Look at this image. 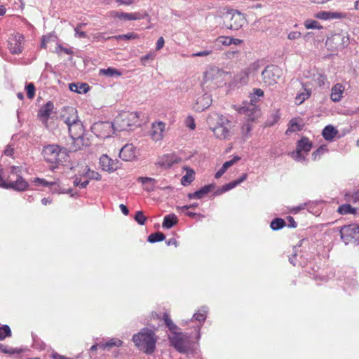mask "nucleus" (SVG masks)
I'll use <instances>...</instances> for the list:
<instances>
[{"mask_svg":"<svg viewBox=\"0 0 359 359\" xmlns=\"http://www.w3.org/2000/svg\"><path fill=\"white\" fill-rule=\"evenodd\" d=\"M135 346L146 354H152L156 349L157 337L154 332L148 328L142 329L133 337Z\"/></svg>","mask_w":359,"mask_h":359,"instance_id":"f257e3e1","label":"nucleus"},{"mask_svg":"<svg viewBox=\"0 0 359 359\" xmlns=\"http://www.w3.org/2000/svg\"><path fill=\"white\" fill-rule=\"evenodd\" d=\"M42 155L44 159L51 163L62 164L69 158V150L57 144H49L43 147Z\"/></svg>","mask_w":359,"mask_h":359,"instance_id":"f03ea898","label":"nucleus"},{"mask_svg":"<svg viewBox=\"0 0 359 359\" xmlns=\"http://www.w3.org/2000/svg\"><path fill=\"white\" fill-rule=\"evenodd\" d=\"M139 112L125 111L119 114L114 120V125L116 131L131 130L133 126L141 125Z\"/></svg>","mask_w":359,"mask_h":359,"instance_id":"7ed1b4c3","label":"nucleus"},{"mask_svg":"<svg viewBox=\"0 0 359 359\" xmlns=\"http://www.w3.org/2000/svg\"><path fill=\"white\" fill-rule=\"evenodd\" d=\"M222 18L225 27L232 30H238L245 22L244 15L237 10H227L223 13Z\"/></svg>","mask_w":359,"mask_h":359,"instance_id":"20e7f679","label":"nucleus"},{"mask_svg":"<svg viewBox=\"0 0 359 359\" xmlns=\"http://www.w3.org/2000/svg\"><path fill=\"white\" fill-rule=\"evenodd\" d=\"M257 97L251 95L250 96V101L243 102L242 106L238 107L236 110L239 114L248 116L249 121H255L261 114L260 109L257 106Z\"/></svg>","mask_w":359,"mask_h":359,"instance_id":"39448f33","label":"nucleus"},{"mask_svg":"<svg viewBox=\"0 0 359 359\" xmlns=\"http://www.w3.org/2000/svg\"><path fill=\"white\" fill-rule=\"evenodd\" d=\"M282 75V69L276 65H268L262 72L264 86H273Z\"/></svg>","mask_w":359,"mask_h":359,"instance_id":"423d86ee","label":"nucleus"},{"mask_svg":"<svg viewBox=\"0 0 359 359\" xmlns=\"http://www.w3.org/2000/svg\"><path fill=\"white\" fill-rule=\"evenodd\" d=\"M91 131L97 137L105 139L111 137L116 131L114 122L110 121H98L94 123L91 128Z\"/></svg>","mask_w":359,"mask_h":359,"instance_id":"0eeeda50","label":"nucleus"},{"mask_svg":"<svg viewBox=\"0 0 359 359\" xmlns=\"http://www.w3.org/2000/svg\"><path fill=\"white\" fill-rule=\"evenodd\" d=\"M171 345L180 353H187L189 348V337L184 333L174 332L172 337H170Z\"/></svg>","mask_w":359,"mask_h":359,"instance_id":"6e6552de","label":"nucleus"},{"mask_svg":"<svg viewBox=\"0 0 359 359\" xmlns=\"http://www.w3.org/2000/svg\"><path fill=\"white\" fill-rule=\"evenodd\" d=\"M359 232V225L351 224L342 226L340 229L341 239L347 245L353 240L356 242Z\"/></svg>","mask_w":359,"mask_h":359,"instance_id":"1a4fd4ad","label":"nucleus"},{"mask_svg":"<svg viewBox=\"0 0 359 359\" xmlns=\"http://www.w3.org/2000/svg\"><path fill=\"white\" fill-rule=\"evenodd\" d=\"M228 126H229V121L223 116H220L217 126L212 128V132L217 138L225 140L231 137V132Z\"/></svg>","mask_w":359,"mask_h":359,"instance_id":"9d476101","label":"nucleus"},{"mask_svg":"<svg viewBox=\"0 0 359 359\" xmlns=\"http://www.w3.org/2000/svg\"><path fill=\"white\" fill-rule=\"evenodd\" d=\"M28 186V182L20 175H18L15 180L3 182L0 184V187L4 189H11L18 191H23L26 190Z\"/></svg>","mask_w":359,"mask_h":359,"instance_id":"9b49d317","label":"nucleus"},{"mask_svg":"<svg viewBox=\"0 0 359 359\" xmlns=\"http://www.w3.org/2000/svg\"><path fill=\"white\" fill-rule=\"evenodd\" d=\"M312 148V142L308 137H303L297 143V148L295 153H293V157L296 161L305 160V157L302 155V152L308 153Z\"/></svg>","mask_w":359,"mask_h":359,"instance_id":"f8f14e48","label":"nucleus"},{"mask_svg":"<svg viewBox=\"0 0 359 359\" xmlns=\"http://www.w3.org/2000/svg\"><path fill=\"white\" fill-rule=\"evenodd\" d=\"M23 39V36L19 34H16L9 38L8 41V48L12 54H19L22 53L23 49L22 42Z\"/></svg>","mask_w":359,"mask_h":359,"instance_id":"ddd939ff","label":"nucleus"},{"mask_svg":"<svg viewBox=\"0 0 359 359\" xmlns=\"http://www.w3.org/2000/svg\"><path fill=\"white\" fill-rule=\"evenodd\" d=\"M72 143L67 150H69V154L70 152H76L78 150L82 149L84 147H88L90 144V140L88 138L84 137L83 135L81 137H72Z\"/></svg>","mask_w":359,"mask_h":359,"instance_id":"4468645a","label":"nucleus"},{"mask_svg":"<svg viewBox=\"0 0 359 359\" xmlns=\"http://www.w3.org/2000/svg\"><path fill=\"white\" fill-rule=\"evenodd\" d=\"M67 121L69 123V120H67ZM70 122L72 124L67 125L70 137H81L84 135V128L80 120L75 122V121L72 119V121L70 120Z\"/></svg>","mask_w":359,"mask_h":359,"instance_id":"2eb2a0df","label":"nucleus"},{"mask_svg":"<svg viewBox=\"0 0 359 359\" xmlns=\"http://www.w3.org/2000/svg\"><path fill=\"white\" fill-rule=\"evenodd\" d=\"M100 165L103 170L109 172H114L118 168L117 163L105 154L102 155L100 158Z\"/></svg>","mask_w":359,"mask_h":359,"instance_id":"dca6fc26","label":"nucleus"},{"mask_svg":"<svg viewBox=\"0 0 359 359\" xmlns=\"http://www.w3.org/2000/svg\"><path fill=\"white\" fill-rule=\"evenodd\" d=\"M211 104L212 98L210 95L205 93L197 98L194 109L197 111H202L208 108Z\"/></svg>","mask_w":359,"mask_h":359,"instance_id":"f3484780","label":"nucleus"},{"mask_svg":"<svg viewBox=\"0 0 359 359\" xmlns=\"http://www.w3.org/2000/svg\"><path fill=\"white\" fill-rule=\"evenodd\" d=\"M119 157L125 161H130L135 157V148L133 144H126L119 152Z\"/></svg>","mask_w":359,"mask_h":359,"instance_id":"a211bd4d","label":"nucleus"},{"mask_svg":"<svg viewBox=\"0 0 359 359\" xmlns=\"http://www.w3.org/2000/svg\"><path fill=\"white\" fill-rule=\"evenodd\" d=\"M248 177V175L246 173H244L242 175L241 177H239L238 180L232 181L228 184H226L223 185L222 187L219 188L215 192V195H220L224 192H226L233 188L236 187L243 182H244Z\"/></svg>","mask_w":359,"mask_h":359,"instance_id":"6ab92c4d","label":"nucleus"},{"mask_svg":"<svg viewBox=\"0 0 359 359\" xmlns=\"http://www.w3.org/2000/svg\"><path fill=\"white\" fill-rule=\"evenodd\" d=\"M61 118L64 121V122L67 125L72 124L67 121V120H74L75 122L79 121V116L77 115V110L72 107H67L64 108L63 113L61 116Z\"/></svg>","mask_w":359,"mask_h":359,"instance_id":"aec40b11","label":"nucleus"},{"mask_svg":"<svg viewBox=\"0 0 359 359\" xmlns=\"http://www.w3.org/2000/svg\"><path fill=\"white\" fill-rule=\"evenodd\" d=\"M114 16L120 20H135L143 19L147 16L146 13H123V12H114Z\"/></svg>","mask_w":359,"mask_h":359,"instance_id":"412c9836","label":"nucleus"},{"mask_svg":"<svg viewBox=\"0 0 359 359\" xmlns=\"http://www.w3.org/2000/svg\"><path fill=\"white\" fill-rule=\"evenodd\" d=\"M215 187V185L214 184L205 185L194 193H189L187 196L189 199L202 198L206 194H208L209 192L212 191L214 189Z\"/></svg>","mask_w":359,"mask_h":359,"instance_id":"4be33fe9","label":"nucleus"},{"mask_svg":"<svg viewBox=\"0 0 359 359\" xmlns=\"http://www.w3.org/2000/svg\"><path fill=\"white\" fill-rule=\"evenodd\" d=\"M165 127V124L163 122L153 123L151 135L154 140L158 141L163 138Z\"/></svg>","mask_w":359,"mask_h":359,"instance_id":"5701e85b","label":"nucleus"},{"mask_svg":"<svg viewBox=\"0 0 359 359\" xmlns=\"http://www.w3.org/2000/svg\"><path fill=\"white\" fill-rule=\"evenodd\" d=\"M344 90V87L340 84L337 83L335 84L331 90V95L330 98L331 100L334 102H339L342 97V94Z\"/></svg>","mask_w":359,"mask_h":359,"instance_id":"b1692460","label":"nucleus"},{"mask_svg":"<svg viewBox=\"0 0 359 359\" xmlns=\"http://www.w3.org/2000/svg\"><path fill=\"white\" fill-rule=\"evenodd\" d=\"M338 130L332 125H328L323 130L322 135L325 140L332 141L337 135Z\"/></svg>","mask_w":359,"mask_h":359,"instance_id":"393cba45","label":"nucleus"},{"mask_svg":"<svg viewBox=\"0 0 359 359\" xmlns=\"http://www.w3.org/2000/svg\"><path fill=\"white\" fill-rule=\"evenodd\" d=\"M53 109V104L49 101L44 104L39 111L38 116L41 118H44L45 121H47L50 117V114Z\"/></svg>","mask_w":359,"mask_h":359,"instance_id":"a878e982","label":"nucleus"},{"mask_svg":"<svg viewBox=\"0 0 359 359\" xmlns=\"http://www.w3.org/2000/svg\"><path fill=\"white\" fill-rule=\"evenodd\" d=\"M178 222L177 217L175 214H169L164 217L162 226L164 229H171Z\"/></svg>","mask_w":359,"mask_h":359,"instance_id":"bb28decb","label":"nucleus"},{"mask_svg":"<svg viewBox=\"0 0 359 359\" xmlns=\"http://www.w3.org/2000/svg\"><path fill=\"white\" fill-rule=\"evenodd\" d=\"M69 88L71 91L81 94L87 93L89 90V86L87 83H72L69 84Z\"/></svg>","mask_w":359,"mask_h":359,"instance_id":"cd10ccee","label":"nucleus"},{"mask_svg":"<svg viewBox=\"0 0 359 359\" xmlns=\"http://www.w3.org/2000/svg\"><path fill=\"white\" fill-rule=\"evenodd\" d=\"M99 74L107 77H117L120 76L121 73L119 70L115 68L109 67L107 69H100Z\"/></svg>","mask_w":359,"mask_h":359,"instance_id":"c85d7f7f","label":"nucleus"},{"mask_svg":"<svg viewBox=\"0 0 359 359\" xmlns=\"http://www.w3.org/2000/svg\"><path fill=\"white\" fill-rule=\"evenodd\" d=\"M138 182H140L142 184L147 185L148 184H151V187H146L144 189L147 191H153L155 189L154 184L156 182V180L151 177H140L138 178Z\"/></svg>","mask_w":359,"mask_h":359,"instance_id":"c756f323","label":"nucleus"},{"mask_svg":"<svg viewBox=\"0 0 359 359\" xmlns=\"http://www.w3.org/2000/svg\"><path fill=\"white\" fill-rule=\"evenodd\" d=\"M286 225L285 221L282 218H275L273 219L271 224L270 227L273 231H278L283 229Z\"/></svg>","mask_w":359,"mask_h":359,"instance_id":"7c9ffc66","label":"nucleus"},{"mask_svg":"<svg viewBox=\"0 0 359 359\" xmlns=\"http://www.w3.org/2000/svg\"><path fill=\"white\" fill-rule=\"evenodd\" d=\"M245 121L246 123H244L241 128V133L243 135V137L246 139L249 137V133L251 132L252 129V125L251 122H253L254 121H249L248 119V116H245Z\"/></svg>","mask_w":359,"mask_h":359,"instance_id":"2f4dec72","label":"nucleus"},{"mask_svg":"<svg viewBox=\"0 0 359 359\" xmlns=\"http://www.w3.org/2000/svg\"><path fill=\"white\" fill-rule=\"evenodd\" d=\"M172 158L170 155H164L158 161V164L163 168H168L172 166L173 164Z\"/></svg>","mask_w":359,"mask_h":359,"instance_id":"473e14b6","label":"nucleus"},{"mask_svg":"<svg viewBox=\"0 0 359 359\" xmlns=\"http://www.w3.org/2000/svg\"><path fill=\"white\" fill-rule=\"evenodd\" d=\"M194 180V172L193 170L190 169L187 171V173L184 176L182 177L181 180V183L184 186L189 185L193 180Z\"/></svg>","mask_w":359,"mask_h":359,"instance_id":"72a5a7b5","label":"nucleus"},{"mask_svg":"<svg viewBox=\"0 0 359 359\" xmlns=\"http://www.w3.org/2000/svg\"><path fill=\"white\" fill-rule=\"evenodd\" d=\"M165 238V236L164 233H163L162 232L158 231V232L150 234L148 236L147 241H148V242H149L151 243H154L156 242L162 241Z\"/></svg>","mask_w":359,"mask_h":359,"instance_id":"f704fd0d","label":"nucleus"},{"mask_svg":"<svg viewBox=\"0 0 359 359\" xmlns=\"http://www.w3.org/2000/svg\"><path fill=\"white\" fill-rule=\"evenodd\" d=\"M123 344V341L118 339H111L109 341L105 344H102L100 345V348H111L113 346H121Z\"/></svg>","mask_w":359,"mask_h":359,"instance_id":"c9c22d12","label":"nucleus"},{"mask_svg":"<svg viewBox=\"0 0 359 359\" xmlns=\"http://www.w3.org/2000/svg\"><path fill=\"white\" fill-rule=\"evenodd\" d=\"M138 38V35L136 33L130 32L126 34H121L118 36H109L108 39H115L116 40H133Z\"/></svg>","mask_w":359,"mask_h":359,"instance_id":"e433bc0d","label":"nucleus"},{"mask_svg":"<svg viewBox=\"0 0 359 359\" xmlns=\"http://www.w3.org/2000/svg\"><path fill=\"white\" fill-rule=\"evenodd\" d=\"M12 334L10 327L4 325L0 327V341L5 339L6 337H11Z\"/></svg>","mask_w":359,"mask_h":359,"instance_id":"4c0bfd02","label":"nucleus"},{"mask_svg":"<svg viewBox=\"0 0 359 359\" xmlns=\"http://www.w3.org/2000/svg\"><path fill=\"white\" fill-rule=\"evenodd\" d=\"M355 209L352 208L349 204H344L339 207L338 212L342 215L354 213Z\"/></svg>","mask_w":359,"mask_h":359,"instance_id":"58836bf2","label":"nucleus"},{"mask_svg":"<svg viewBox=\"0 0 359 359\" xmlns=\"http://www.w3.org/2000/svg\"><path fill=\"white\" fill-rule=\"evenodd\" d=\"M304 26L306 29H320L323 28V27L320 25V23L313 20H306L304 22Z\"/></svg>","mask_w":359,"mask_h":359,"instance_id":"ea45409f","label":"nucleus"},{"mask_svg":"<svg viewBox=\"0 0 359 359\" xmlns=\"http://www.w3.org/2000/svg\"><path fill=\"white\" fill-rule=\"evenodd\" d=\"M223 72L217 67H212L205 72V77L207 80L212 79L216 74H222Z\"/></svg>","mask_w":359,"mask_h":359,"instance_id":"a19ab883","label":"nucleus"},{"mask_svg":"<svg viewBox=\"0 0 359 359\" xmlns=\"http://www.w3.org/2000/svg\"><path fill=\"white\" fill-rule=\"evenodd\" d=\"M27 96L29 99L34 98L35 95V86L33 83H27L25 86Z\"/></svg>","mask_w":359,"mask_h":359,"instance_id":"79ce46f5","label":"nucleus"},{"mask_svg":"<svg viewBox=\"0 0 359 359\" xmlns=\"http://www.w3.org/2000/svg\"><path fill=\"white\" fill-rule=\"evenodd\" d=\"M231 37L229 36H219L217 39L215 44L219 46L220 44L224 46L231 45Z\"/></svg>","mask_w":359,"mask_h":359,"instance_id":"37998d69","label":"nucleus"},{"mask_svg":"<svg viewBox=\"0 0 359 359\" xmlns=\"http://www.w3.org/2000/svg\"><path fill=\"white\" fill-rule=\"evenodd\" d=\"M259 65L257 62L252 63L247 69H244L250 76H253L259 70Z\"/></svg>","mask_w":359,"mask_h":359,"instance_id":"c03bdc74","label":"nucleus"},{"mask_svg":"<svg viewBox=\"0 0 359 359\" xmlns=\"http://www.w3.org/2000/svg\"><path fill=\"white\" fill-rule=\"evenodd\" d=\"M134 219L140 225H144L147 219L142 211L136 212Z\"/></svg>","mask_w":359,"mask_h":359,"instance_id":"a18cd8bd","label":"nucleus"},{"mask_svg":"<svg viewBox=\"0 0 359 359\" xmlns=\"http://www.w3.org/2000/svg\"><path fill=\"white\" fill-rule=\"evenodd\" d=\"M163 320L166 326L169 328L170 330L172 331L177 329V326L172 323V320L170 318L169 314L165 313L163 314Z\"/></svg>","mask_w":359,"mask_h":359,"instance_id":"49530a36","label":"nucleus"},{"mask_svg":"<svg viewBox=\"0 0 359 359\" xmlns=\"http://www.w3.org/2000/svg\"><path fill=\"white\" fill-rule=\"evenodd\" d=\"M85 23H79L74 29L75 36L78 38H84L86 36L85 32L81 31V29L86 26Z\"/></svg>","mask_w":359,"mask_h":359,"instance_id":"de8ad7c7","label":"nucleus"},{"mask_svg":"<svg viewBox=\"0 0 359 359\" xmlns=\"http://www.w3.org/2000/svg\"><path fill=\"white\" fill-rule=\"evenodd\" d=\"M327 151L326 145H321L318 147V149L314 151L312 153V156L313 160H316L318 158L320 157L321 154H323L325 152Z\"/></svg>","mask_w":359,"mask_h":359,"instance_id":"09e8293b","label":"nucleus"},{"mask_svg":"<svg viewBox=\"0 0 359 359\" xmlns=\"http://www.w3.org/2000/svg\"><path fill=\"white\" fill-rule=\"evenodd\" d=\"M302 129V127L300 125H299L297 121L295 119H292L290 121V127L286 133H287L289 130L290 132L300 131Z\"/></svg>","mask_w":359,"mask_h":359,"instance_id":"8fccbe9b","label":"nucleus"},{"mask_svg":"<svg viewBox=\"0 0 359 359\" xmlns=\"http://www.w3.org/2000/svg\"><path fill=\"white\" fill-rule=\"evenodd\" d=\"M0 351L8 355H13L18 352L15 349L2 344H0Z\"/></svg>","mask_w":359,"mask_h":359,"instance_id":"3c124183","label":"nucleus"},{"mask_svg":"<svg viewBox=\"0 0 359 359\" xmlns=\"http://www.w3.org/2000/svg\"><path fill=\"white\" fill-rule=\"evenodd\" d=\"M305 90V93H302L296 96V101L298 102L299 104H302L305 100L310 97L311 93L307 90Z\"/></svg>","mask_w":359,"mask_h":359,"instance_id":"603ef678","label":"nucleus"},{"mask_svg":"<svg viewBox=\"0 0 359 359\" xmlns=\"http://www.w3.org/2000/svg\"><path fill=\"white\" fill-rule=\"evenodd\" d=\"M206 310H203V312H197L194 314L193 318L198 322H204L206 319Z\"/></svg>","mask_w":359,"mask_h":359,"instance_id":"864d4df0","label":"nucleus"},{"mask_svg":"<svg viewBox=\"0 0 359 359\" xmlns=\"http://www.w3.org/2000/svg\"><path fill=\"white\" fill-rule=\"evenodd\" d=\"M241 159L239 156H234L231 160L226 161L222 166V168L226 171V170L232 166L234 163Z\"/></svg>","mask_w":359,"mask_h":359,"instance_id":"5fc2aeb1","label":"nucleus"},{"mask_svg":"<svg viewBox=\"0 0 359 359\" xmlns=\"http://www.w3.org/2000/svg\"><path fill=\"white\" fill-rule=\"evenodd\" d=\"M249 76L250 75L245 70L241 72L239 74V82L242 84L247 83Z\"/></svg>","mask_w":359,"mask_h":359,"instance_id":"6e6d98bb","label":"nucleus"},{"mask_svg":"<svg viewBox=\"0 0 359 359\" xmlns=\"http://www.w3.org/2000/svg\"><path fill=\"white\" fill-rule=\"evenodd\" d=\"M84 175L90 179H95L97 180H100V175L97 172H95L94 171H90V170L89 168L85 172Z\"/></svg>","mask_w":359,"mask_h":359,"instance_id":"4d7b16f0","label":"nucleus"},{"mask_svg":"<svg viewBox=\"0 0 359 359\" xmlns=\"http://www.w3.org/2000/svg\"><path fill=\"white\" fill-rule=\"evenodd\" d=\"M330 12L328 11H320L316 14V18L321 20H329L330 19Z\"/></svg>","mask_w":359,"mask_h":359,"instance_id":"13d9d810","label":"nucleus"},{"mask_svg":"<svg viewBox=\"0 0 359 359\" xmlns=\"http://www.w3.org/2000/svg\"><path fill=\"white\" fill-rule=\"evenodd\" d=\"M153 59H154V54L148 53V54L142 56L140 58V62H141L142 65L146 66L147 63V61L149 60H153Z\"/></svg>","mask_w":359,"mask_h":359,"instance_id":"bf43d9fd","label":"nucleus"},{"mask_svg":"<svg viewBox=\"0 0 359 359\" xmlns=\"http://www.w3.org/2000/svg\"><path fill=\"white\" fill-rule=\"evenodd\" d=\"M186 126L191 130H194L196 128L194 119L191 116H188L185 121Z\"/></svg>","mask_w":359,"mask_h":359,"instance_id":"052dcab7","label":"nucleus"},{"mask_svg":"<svg viewBox=\"0 0 359 359\" xmlns=\"http://www.w3.org/2000/svg\"><path fill=\"white\" fill-rule=\"evenodd\" d=\"M212 52V50H203V51L197 52L196 53H193L191 56L192 57H204V56H208L210 54H211Z\"/></svg>","mask_w":359,"mask_h":359,"instance_id":"680f3d73","label":"nucleus"},{"mask_svg":"<svg viewBox=\"0 0 359 359\" xmlns=\"http://www.w3.org/2000/svg\"><path fill=\"white\" fill-rule=\"evenodd\" d=\"M59 51H63L67 55H72L73 53V51L71 48H65L61 45H58L56 47V52L58 53Z\"/></svg>","mask_w":359,"mask_h":359,"instance_id":"e2e57ef3","label":"nucleus"},{"mask_svg":"<svg viewBox=\"0 0 359 359\" xmlns=\"http://www.w3.org/2000/svg\"><path fill=\"white\" fill-rule=\"evenodd\" d=\"M34 182H38V183L41 184V185H43L44 187H48L50 185H53V184H55L54 182H48L46 181L45 180L41 179V178H39V177H36L34 180Z\"/></svg>","mask_w":359,"mask_h":359,"instance_id":"0e129e2a","label":"nucleus"},{"mask_svg":"<svg viewBox=\"0 0 359 359\" xmlns=\"http://www.w3.org/2000/svg\"><path fill=\"white\" fill-rule=\"evenodd\" d=\"M326 81H327L326 76L323 74H320L317 79V83L319 86H324Z\"/></svg>","mask_w":359,"mask_h":359,"instance_id":"69168bd1","label":"nucleus"},{"mask_svg":"<svg viewBox=\"0 0 359 359\" xmlns=\"http://www.w3.org/2000/svg\"><path fill=\"white\" fill-rule=\"evenodd\" d=\"M301 33L299 32H291L288 34V39L293 40V39H297L300 38Z\"/></svg>","mask_w":359,"mask_h":359,"instance_id":"338daca9","label":"nucleus"},{"mask_svg":"<svg viewBox=\"0 0 359 359\" xmlns=\"http://www.w3.org/2000/svg\"><path fill=\"white\" fill-rule=\"evenodd\" d=\"M287 220L288 222V227L290 228H296L297 224L296 222L294 221V218L291 216L287 217Z\"/></svg>","mask_w":359,"mask_h":359,"instance_id":"774afa93","label":"nucleus"}]
</instances>
